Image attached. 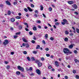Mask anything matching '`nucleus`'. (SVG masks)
<instances>
[{"label": "nucleus", "instance_id": "nucleus-21", "mask_svg": "<svg viewBox=\"0 0 79 79\" xmlns=\"http://www.w3.org/2000/svg\"><path fill=\"white\" fill-rule=\"evenodd\" d=\"M7 15H11V11L9 10L8 11Z\"/></svg>", "mask_w": 79, "mask_h": 79}, {"label": "nucleus", "instance_id": "nucleus-54", "mask_svg": "<svg viewBox=\"0 0 79 79\" xmlns=\"http://www.w3.org/2000/svg\"><path fill=\"white\" fill-rule=\"evenodd\" d=\"M30 76H34V74L33 73H31V74H30Z\"/></svg>", "mask_w": 79, "mask_h": 79}, {"label": "nucleus", "instance_id": "nucleus-14", "mask_svg": "<svg viewBox=\"0 0 79 79\" xmlns=\"http://www.w3.org/2000/svg\"><path fill=\"white\" fill-rule=\"evenodd\" d=\"M27 8L30 11H32V9H31L29 7H27Z\"/></svg>", "mask_w": 79, "mask_h": 79}, {"label": "nucleus", "instance_id": "nucleus-49", "mask_svg": "<svg viewBox=\"0 0 79 79\" xmlns=\"http://www.w3.org/2000/svg\"><path fill=\"white\" fill-rule=\"evenodd\" d=\"M37 40V38H36V37H35V36H34L33 37V40Z\"/></svg>", "mask_w": 79, "mask_h": 79}, {"label": "nucleus", "instance_id": "nucleus-35", "mask_svg": "<svg viewBox=\"0 0 79 79\" xmlns=\"http://www.w3.org/2000/svg\"><path fill=\"white\" fill-rule=\"evenodd\" d=\"M65 34H69V32H68V31H65Z\"/></svg>", "mask_w": 79, "mask_h": 79}, {"label": "nucleus", "instance_id": "nucleus-26", "mask_svg": "<svg viewBox=\"0 0 79 79\" xmlns=\"http://www.w3.org/2000/svg\"><path fill=\"white\" fill-rule=\"evenodd\" d=\"M31 60H32V61H35V59H34V57H32L31 58Z\"/></svg>", "mask_w": 79, "mask_h": 79}, {"label": "nucleus", "instance_id": "nucleus-48", "mask_svg": "<svg viewBox=\"0 0 79 79\" xmlns=\"http://www.w3.org/2000/svg\"><path fill=\"white\" fill-rule=\"evenodd\" d=\"M21 76L22 77H25V76L23 75V74L22 73L21 74Z\"/></svg>", "mask_w": 79, "mask_h": 79}, {"label": "nucleus", "instance_id": "nucleus-13", "mask_svg": "<svg viewBox=\"0 0 79 79\" xmlns=\"http://www.w3.org/2000/svg\"><path fill=\"white\" fill-rule=\"evenodd\" d=\"M10 21H11V22H15V19L14 18H12L11 19H10Z\"/></svg>", "mask_w": 79, "mask_h": 79}, {"label": "nucleus", "instance_id": "nucleus-58", "mask_svg": "<svg viewBox=\"0 0 79 79\" xmlns=\"http://www.w3.org/2000/svg\"><path fill=\"white\" fill-rule=\"evenodd\" d=\"M25 30L26 31H29V29H27V28H25Z\"/></svg>", "mask_w": 79, "mask_h": 79}, {"label": "nucleus", "instance_id": "nucleus-6", "mask_svg": "<svg viewBox=\"0 0 79 79\" xmlns=\"http://www.w3.org/2000/svg\"><path fill=\"white\" fill-rule=\"evenodd\" d=\"M68 3L70 5H72L74 3V2L73 1H68Z\"/></svg>", "mask_w": 79, "mask_h": 79}, {"label": "nucleus", "instance_id": "nucleus-32", "mask_svg": "<svg viewBox=\"0 0 79 79\" xmlns=\"http://www.w3.org/2000/svg\"><path fill=\"white\" fill-rule=\"evenodd\" d=\"M73 72L74 74H75L76 73V71L74 69H73Z\"/></svg>", "mask_w": 79, "mask_h": 79}, {"label": "nucleus", "instance_id": "nucleus-2", "mask_svg": "<svg viewBox=\"0 0 79 79\" xmlns=\"http://www.w3.org/2000/svg\"><path fill=\"white\" fill-rule=\"evenodd\" d=\"M17 68L18 69H19L22 72H24V68L23 67H21L20 66H18Z\"/></svg>", "mask_w": 79, "mask_h": 79}, {"label": "nucleus", "instance_id": "nucleus-7", "mask_svg": "<svg viewBox=\"0 0 79 79\" xmlns=\"http://www.w3.org/2000/svg\"><path fill=\"white\" fill-rule=\"evenodd\" d=\"M27 71H32V67H30L29 69L28 68H27Z\"/></svg>", "mask_w": 79, "mask_h": 79}, {"label": "nucleus", "instance_id": "nucleus-60", "mask_svg": "<svg viewBox=\"0 0 79 79\" xmlns=\"http://www.w3.org/2000/svg\"><path fill=\"white\" fill-rule=\"evenodd\" d=\"M48 50H49V49H48V48H46L45 49V50L46 51H48Z\"/></svg>", "mask_w": 79, "mask_h": 79}, {"label": "nucleus", "instance_id": "nucleus-56", "mask_svg": "<svg viewBox=\"0 0 79 79\" xmlns=\"http://www.w3.org/2000/svg\"><path fill=\"white\" fill-rule=\"evenodd\" d=\"M42 42L44 44H45V41L43 40Z\"/></svg>", "mask_w": 79, "mask_h": 79}, {"label": "nucleus", "instance_id": "nucleus-43", "mask_svg": "<svg viewBox=\"0 0 79 79\" xmlns=\"http://www.w3.org/2000/svg\"><path fill=\"white\" fill-rule=\"evenodd\" d=\"M46 55L47 56H48V57L49 56H50V54H46Z\"/></svg>", "mask_w": 79, "mask_h": 79}, {"label": "nucleus", "instance_id": "nucleus-50", "mask_svg": "<svg viewBox=\"0 0 79 79\" xmlns=\"http://www.w3.org/2000/svg\"><path fill=\"white\" fill-rule=\"evenodd\" d=\"M59 24L60 23H55V25H56V26H57V25H59Z\"/></svg>", "mask_w": 79, "mask_h": 79}, {"label": "nucleus", "instance_id": "nucleus-41", "mask_svg": "<svg viewBox=\"0 0 79 79\" xmlns=\"http://www.w3.org/2000/svg\"><path fill=\"white\" fill-rule=\"evenodd\" d=\"M35 13H37V14H38V13H39V12H38V11L37 10H35Z\"/></svg>", "mask_w": 79, "mask_h": 79}, {"label": "nucleus", "instance_id": "nucleus-42", "mask_svg": "<svg viewBox=\"0 0 79 79\" xmlns=\"http://www.w3.org/2000/svg\"><path fill=\"white\" fill-rule=\"evenodd\" d=\"M24 10L25 11H26V12H27V8H25L24 9Z\"/></svg>", "mask_w": 79, "mask_h": 79}, {"label": "nucleus", "instance_id": "nucleus-45", "mask_svg": "<svg viewBox=\"0 0 79 79\" xmlns=\"http://www.w3.org/2000/svg\"><path fill=\"white\" fill-rule=\"evenodd\" d=\"M31 42L33 44H35V41L34 40H32L31 41Z\"/></svg>", "mask_w": 79, "mask_h": 79}, {"label": "nucleus", "instance_id": "nucleus-40", "mask_svg": "<svg viewBox=\"0 0 79 79\" xmlns=\"http://www.w3.org/2000/svg\"><path fill=\"white\" fill-rule=\"evenodd\" d=\"M50 40H54V38L52 37H51L50 38Z\"/></svg>", "mask_w": 79, "mask_h": 79}, {"label": "nucleus", "instance_id": "nucleus-15", "mask_svg": "<svg viewBox=\"0 0 79 79\" xmlns=\"http://www.w3.org/2000/svg\"><path fill=\"white\" fill-rule=\"evenodd\" d=\"M25 45L26 46V47L27 48H29V45L28 43L25 44Z\"/></svg>", "mask_w": 79, "mask_h": 79}, {"label": "nucleus", "instance_id": "nucleus-12", "mask_svg": "<svg viewBox=\"0 0 79 79\" xmlns=\"http://www.w3.org/2000/svg\"><path fill=\"white\" fill-rule=\"evenodd\" d=\"M22 40L23 41V42H27L28 41L27 40L24 38H22Z\"/></svg>", "mask_w": 79, "mask_h": 79}, {"label": "nucleus", "instance_id": "nucleus-33", "mask_svg": "<svg viewBox=\"0 0 79 79\" xmlns=\"http://www.w3.org/2000/svg\"><path fill=\"white\" fill-rule=\"evenodd\" d=\"M76 31L77 32V33H78V34H79V30L78 29V28H77L76 29Z\"/></svg>", "mask_w": 79, "mask_h": 79}, {"label": "nucleus", "instance_id": "nucleus-37", "mask_svg": "<svg viewBox=\"0 0 79 79\" xmlns=\"http://www.w3.org/2000/svg\"><path fill=\"white\" fill-rule=\"evenodd\" d=\"M23 54L24 55H26L27 54V52L26 51H24L23 52Z\"/></svg>", "mask_w": 79, "mask_h": 79}, {"label": "nucleus", "instance_id": "nucleus-55", "mask_svg": "<svg viewBox=\"0 0 79 79\" xmlns=\"http://www.w3.org/2000/svg\"><path fill=\"white\" fill-rule=\"evenodd\" d=\"M3 5L2 4L1 5H0V7H1V8H3Z\"/></svg>", "mask_w": 79, "mask_h": 79}, {"label": "nucleus", "instance_id": "nucleus-31", "mask_svg": "<svg viewBox=\"0 0 79 79\" xmlns=\"http://www.w3.org/2000/svg\"><path fill=\"white\" fill-rule=\"evenodd\" d=\"M21 34V32L19 31V32H17L16 33V35H19Z\"/></svg>", "mask_w": 79, "mask_h": 79}, {"label": "nucleus", "instance_id": "nucleus-36", "mask_svg": "<svg viewBox=\"0 0 79 79\" xmlns=\"http://www.w3.org/2000/svg\"><path fill=\"white\" fill-rule=\"evenodd\" d=\"M31 7L32 8H34V5L33 4H31Z\"/></svg>", "mask_w": 79, "mask_h": 79}, {"label": "nucleus", "instance_id": "nucleus-17", "mask_svg": "<svg viewBox=\"0 0 79 79\" xmlns=\"http://www.w3.org/2000/svg\"><path fill=\"white\" fill-rule=\"evenodd\" d=\"M40 10L41 11H42L43 10H44V7L42 5L40 6Z\"/></svg>", "mask_w": 79, "mask_h": 79}, {"label": "nucleus", "instance_id": "nucleus-22", "mask_svg": "<svg viewBox=\"0 0 79 79\" xmlns=\"http://www.w3.org/2000/svg\"><path fill=\"white\" fill-rule=\"evenodd\" d=\"M36 49H39L40 48V45H37L36 48Z\"/></svg>", "mask_w": 79, "mask_h": 79}, {"label": "nucleus", "instance_id": "nucleus-62", "mask_svg": "<svg viewBox=\"0 0 79 79\" xmlns=\"http://www.w3.org/2000/svg\"><path fill=\"white\" fill-rule=\"evenodd\" d=\"M18 15H19V16H21V13H19Z\"/></svg>", "mask_w": 79, "mask_h": 79}, {"label": "nucleus", "instance_id": "nucleus-27", "mask_svg": "<svg viewBox=\"0 0 79 79\" xmlns=\"http://www.w3.org/2000/svg\"><path fill=\"white\" fill-rule=\"evenodd\" d=\"M36 36L37 37H38L40 38V37H41V36H42V35L40 34L38 35H36Z\"/></svg>", "mask_w": 79, "mask_h": 79}, {"label": "nucleus", "instance_id": "nucleus-47", "mask_svg": "<svg viewBox=\"0 0 79 79\" xmlns=\"http://www.w3.org/2000/svg\"><path fill=\"white\" fill-rule=\"evenodd\" d=\"M74 14H76V15H78V13L77 12H75Z\"/></svg>", "mask_w": 79, "mask_h": 79}, {"label": "nucleus", "instance_id": "nucleus-11", "mask_svg": "<svg viewBox=\"0 0 79 79\" xmlns=\"http://www.w3.org/2000/svg\"><path fill=\"white\" fill-rule=\"evenodd\" d=\"M73 44H71L69 47V48H70V49L73 48Z\"/></svg>", "mask_w": 79, "mask_h": 79}, {"label": "nucleus", "instance_id": "nucleus-10", "mask_svg": "<svg viewBox=\"0 0 79 79\" xmlns=\"http://www.w3.org/2000/svg\"><path fill=\"white\" fill-rule=\"evenodd\" d=\"M38 67H41V66H42V63L40 62H39L38 63Z\"/></svg>", "mask_w": 79, "mask_h": 79}, {"label": "nucleus", "instance_id": "nucleus-44", "mask_svg": "<svg viewBox=\"0 0 79 79\" xmlns=\"http://www.w3.org/2000/svg\"><path fill=\"white\" fill-rule=\"evenodd\" d=\"M49 10L50 11H51L52 10V8L51 7H49Z\"/></svg>", "mask_w": 79, "mask_h": 79}, {"label": "nucleus", "instance_id": "nucleus-23", "mask_svg": "<svg viewBox=\"0 0 79 79\" xmlns=\"http://www.w3.org/2000/svg\"><path fill=\"white\" fill-rule=\"evenodd\" d=\"M33 30L34 31H36L37 30V28L35 26H34L33 28Z\"/></svg>", "mask_w": 79, "mask_h": 79}, {"label": "nucleus", "instance_id": "nucleus-4", "mask_svg": "<svg viewBox=\"0 0 79 79\" xmlns=\"http://www.w3.org/2000/svg\"><path fill=\"white\" fill-rule=\"evenodd\" d=\"M4 45H7L8 44V41L7 40H6L4 41V42L3 43Z\"/></svg>", "mask_w": 79, "mask_h": 79}, {"label": "nucleus", "instance_id": "nucleus-38", "mask_svg": "<svg viewBox=\"0 0 79 79\" xmlns=\"http://www.w3.org/2000/svg\"><path fill=\"white\" fill-rule=\"evenodd\" d=\"M74 61L75 62V63H77L78 60L77 59H75Z\"/></svg>", "mask_w": 79, "mask_h": 79}, {"label": "nucleus", "instance_id": "nucleus-28", "mask_svg": "<svg viewBox=\"0 0 79 79\" xmlns=\"http://www.w3.org/2000/svg\"><path fill=\"white\" fill-rule=\"evenodd\" d=\"M74 53H75V54H77L78 53L77 52V51L76 50H75L74 51Z\"/></svg>", "mask_w": 79, "mask_h": 79}, {"label": "nucleus", "instance_id": "nucleus-25", "mask_svg": "<svg viewBox=\"0 0 79 79\" xmlns=\"http://www.w3.org/2000/svg\"><path fill=\"white\" fill-rule=\"evenodd\" d=\"M23 27H22V26H21V25H19V29H22Z\"/></svg>", "mask_w": 79, "mask_h": 79}, {"label": "nucleus", "instance_id": "nucleus-8", "mask_svg": "<svg viewBox=\"0 0 79 79\" xmlns=\"http://www.w3.org/2000/svg\"><path fill=\"white\" fill-rule=\"evenodd\" d=\"M55 64L57 67H58V66H59V64L58 63V62L57 61H56L55 62Z\"/></svg>", "mask_w": 79, "mask_h": 79}, {"label": "nucleus", "instance_id": "nucleus-57", "mask_svg": "<svg viewBox=\"0 0 79 79\" xmlns=\"http://www.w3.org/2000/svg\"><path fill=\"white\" fill-rule=\"evenodd\" d=\"M61 24H63V25H64V24H65V23L64 22H62Z\"/></svg>", "mask_w": 79, "mask_h": 79}, {"label": "nucleus", "instance_id": "nucleus-18", "mask_svg": "<svg viewBox=\"0 0 79 79\" xmlns=\"http://www.w3.org/2000/svg\"><path fill=\"white\" fill-rule=\"evenodd\" d=\"M64 40L65 41V42H67V41H68V38L67 37L65 38L64 39Z\"/></svg>", "mask_w": 79, "mask_h": 79}, {"label": "nucleus", "instance_id": "nucleus-46", "mask_svg": "<svg viewBox=\"0 0 79 79\" xmlns=\"http://www.w3.org/2000/svg\"><path fill=\"white\" fill-rule=\"evenodd\" d=\"M6 68L7 69H10V66L7 65V66L6 67Z\"/></svg>", "mask_w": 79, "mask_h": 79}, {"label": "nucleus", "instance_id": "nucleus-1", "mask_svg": "<svg viewBox=\"0 0 79 79\" xmlns=\"http://www.w3.org/2000/svg\"><path fill=\"white\" fill-rule=\"evenodd\" d=\"M63 51L64 53H69V50L68 48H64L63 50Z\"/></svg>", "mask_w": 79, "mask_h": 79}, {"label": "nucleus", "instance_id": "nucleus-51", "mask_svg": "<svg viewBox=\"0 0 79 79\" xmlns=\"http://www.w3.org/2000/svg\"><path fill=\"white\" fill-rule=\"evenodd\" d=\"M41 60L42 61H44V58L42 57L41 58Z\"/></svg>", "mask_w": 79, "mask_h": 79}, {"label": "nucleus", "instance_id": "nucleus-20", "mask_svg": "<svg viewBox=\"0 0 79 79\" xmlns=\"http://www.w3.org/2000/svg\"><path fill=\"white\" fill-rule=\"evenodd\" d=\"M16 74L19 75V74H21V72L19 71H17L16 72Z\"/></svg>", "mask_w": 79, "mask_h": 79}, {"label": "nucleus", "instance_id": "nucleus-53", "mask_svg": "<svg viewBox=\"0 0 79 79\" xmlns=\"http://www.w3.org/2000/svg\"><path fill=\"white\" fill-rule=\"evenodd\" d=\"M17 37H18V36L16 35H15L14 36V38H15V39L17 38Z\"/></svg>", "mask_w": 79, "mask_h": 79}, {"label": "nucleus", "instance_id": "nucleus-24", "mask_svg": "<svg viewBox=\"0 0 79 79\" xmlns=\"http://www.w3.org/2000/svg\"><path fill=\"white\" fill-rule=\"evenodd\" d=\"M77 5L76 4H74V8H75V9H77Z\"/></svg>", "mask_w": 79, "mask_h": 79}, {"label": "nucleus", "instance_id": "nucleus-63", "mask_svg": "<svg viewBox=\"0 0 79 79\" xmlns=\"http://www.w3.org/2000/svg\"><path fill=\"white\" fill-rule=\"evenodd\" d=\"M5 63L6 64H8V62L7 61H5Z\"/></svg>", "mask_w": 79, "mask_h": 79}, {"label": "nucleus", "instance_id": "nucleus-39", "mask_svg": "<svg viewBox=\"0 0 79 79\" xmlns=\"http://www.w3.org/2000/svg\"><path fill=\"white\" fill-rule=\"evenodd\" d=\"M29 34L30 35H32L33 34V33L31 32V31H30L29 32Z\"/></svg>", "mask_w": 79, "mask_h": 79}, {"label": "nucleus", "instance_id": "nucleus-16", "mask_svg": "<svg viewBox=\"0 0 79 79\" xmlns=\"http://www.w3.org/2000/svg\"><path fill=\"white\" fill-rule=\"evenodd\" d=\"M48 34H46L45 36V39H47V38H48Z\"/></svg>", "mask_w": 79, "mask_h": 79}, {"label": "nucleus", "instance_id": "nucleus-34", "mask_svg": "<svg viewBox=\"0 0 79 79\" xmlns=\"http://www.w3.org/2000/svg\"><path fill=\"white\" fill-rule=\"evenodd\" d=\"M33 53L34 54H36L37 53V52L36 51H33Z\"/></svg>", "mask_w": 79, "mask_h": 79}, {"label": "nucleus", "instance_id": "nucleus-61", "mask_svg": "<svg viewBox=\"0 0 79 79\" xmlns=\"http://www.w3.org/2000/svg\"><path fill=\"white\" fill-rule=\"evenodd\" d=\"M34 16H35V17L37 18V14H35L34 15Z\"/></svg>", "mask_w": 79, "mask_h": 79}, {"label": "nucleus", "instance_id": "nucleus-30", "mask_svg": "<svg viewBox=\"0 0 79 79\" xmlns=\"http://www.w3.org/2000/svg\"><path fill=\"white\" fill-rule=\"evenodd\" d=\"M27 60H28V61H31V59H30V58L29 56L27 57Z\"/></svg>", "mask_w": 79, "mask_h": 79}, {"label": "nucleus", "instance_id": "nucleus-29", "mask_svg": "<svg viewBox=\"0 0 79 79\" xmlns=\"http://www.w3.org/2000/svg\"><path fill=\"white\" fill-rule=\"evenodd\" d=\"M76 79H79V76L78 75H76Z\"/></svg>", "mask_w": 79, "mask_h": 79}, {"label": "nucleus", "instance_id": "nucleus-9", "mask_svg": "<svg viewBox=\"0 0 79 79\" xmlns=\"http://www.w3.org/2000/svg\"><path fill=\"white\" fill-rule=\"evenodd\" d=\"M6 3L8 5H11V3L8 1H6Z\"/></svg>", "mask_w": 79, "mask_h": 79}, {"label": "nucleus", "instance_id": "nucleus-3", "mask_svg": "<svg viewBox=\"0 0 79 79\" xmlns=\"http://www.w3.org/2000/svg\"><path fill=\"white\" fill-rule=\"evenodd\" d=\"M36 72L38 75H40V74H41V72H40V70L39 69L36 70Z\"/></svg>", "mask_w": 79, "mask_h": 79}, {"label": "nucleus", "instance_id": "nucleus-5", "mask_svg": "<svg viewBox=\"0 0 79 79\" xmlns=\"http://www.w3.org/2000/svg\"><path fill=\"white\" fill-rule=\"evenodd\" d=\"M63 21L65 23H66V24H68L69 23H68V22L67 20H66V19H64L63 20Z\"/></svg>", "mask_w": 79, "mask_h": 79}, {"label": "nucleus", "instance_id": "nucleus-19", "mask_svg": "<svg viewBox=\"0 0 79 79\" xmlns=\"http://www.w3.org/2000/svg\"><path fill=\"white\" fill-rule=\"evenodd\" d=\"M21 17L19 16H17L15 17V18L17 19H21Z\"/></svg>", "mask_w": 79, "mask_h": 79}, {"label": "nucleus", "instance_id": "nucleus-64", "mask_svg": "<svg viewBox=\"0 0 79 79\" xmlns=\"http://www.w3.org/2000/svg\"><path fill=\"white\" fill-rule=\"evenodd\" d=\"M48 68L49 69H51V68H52V66H49Z\"/></svg>", "mask_w": 79, "mask_h": 79}, {"label": "nucleus", "instance_id": "nucleus-52", "mask_svg": "<svg viewBox=\"0 0 79 79\" xmlns=\"http://www.w3.org/2000/svg\"><path fill=\"white\" fill-rule=\"evenodd\" d=\"M64 78L65 79H68V76H65L64 77Z\"/></svg>", "mask_w": 79, "mask_h": 79}, {"label": "nucleus", "instance_id": "nucleus-59", "mask_svg": "<svg viewBox=\"0 0 79 79\" xmlns=\"http://www.w3.org/2000/svg\"><path fill=\"white\" fill-rule=\"evenodd\" d=\"M16 4H17V2H14V5H16Z\"/></svg>", "mask_w": 79, "mask_h": 79}]
</instances>
